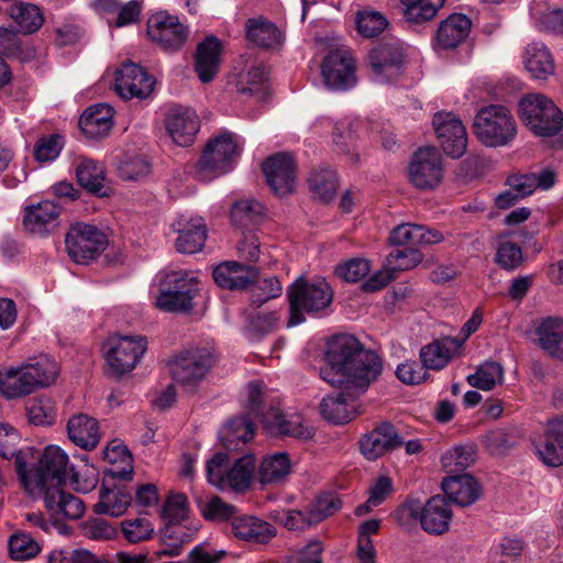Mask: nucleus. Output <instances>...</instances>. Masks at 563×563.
Returning <instances> with one entry per match:
<instances>
[{
  "mask_svg": "<svg viewBox=\"0 0 563 563\" xmlns=\"http://www.w3.org/2000/svg\"><path fill=\"white\" fill-rule=\"evenodd\" d=\"M14 464L16 473L24 486V488L31 493L36 494L38 490V478L36 479V467L29 468V465L36 460L35 451L33 448L26 446L18 450L15 448Z\"/></svg>",
  "mask_w": 563,
  "mask_h": 563,
  "instance_id": "47",
  "label": "nucleus"
},
{
  "mask_svg": "<svg viewBox=\"0 0 563 563\" xmlns=\"http://www.w3.org/2000/svg\"><path fill=\"white\" fill-rule=\"evenodd\" d=\"M37 493L48 488L59 487L67 478L76 490L88 493L95 488L97 477L93 470L86 467V474L80 479V473L73 466L68 467V455L57 445H48L41 454L36 467Z\"/></svg>",
  "mask_w": 563,
  "mask_h": 563,
  "instance_id": "3",
  "label": "nucleus"
},
{
  "mask_svg": "<svg viewBox=\"0 0 563 563\" xmlns=\"http://www.w3.org/2000/svg\"><path fill=\"white\" fill-rule=\"evenodd\" d=\"M11 19L18 24L19 32L31 34L37 31L44 18L40 8L29 2H18L9 9Z\"/></svg>",
  "mask_w": 563,
  "mask_h": 563,
  "instance_id": "43",
  "label": "nucleus"
},
{
  "mask_svg": "<svg viewBox=\"0 0 563 563\" xmlns=\"http://www.w3.org/2000/svg\"><path fill=\"white\" fill-rule=\"evenodd\" d=\"M264 206L256 200H241L234 203L231 216L235 223L245 225L264 214Z\"/></svg>",
  "mask_w": 563,
  "mask_h": 563,
  "instance_id": "62",
  "label": "nucleus"
},
{
  "mask_svg": "<svg viewBox=\"0 0 563 563\" xmlns=\"http://www.w3.org/2000/svg\"><path fill=\"white\" fill-rule=\"evenodd\" d=\"M467 382L478 389L492 390L504 382V367L498 362H485L474 374L467 376Z\"/></svg>",
  "mask_w": 563,
  "mask_h": 563,
  "instance_id": "49",
  "label": "nucleus"
},
{
  "mask_svg": "<svg viewBox=\"0 0 563 563\" xmlns=\"http://www.w3.org/2000/svg\"><path fill=\"white\" fill-rule=\"evenodd\" d=\"M64 146L63 137L52 134L41 137L34 147V157L40 163H48L56 159Z\"/></svg>",
  "mask_w": 563,
  "mask_h": 563,
  "instance_id": "59",
  "label": "nucleus"
},
{
  "mask_svg": "<svg viewBox=\"0 0 563 563\" xmlns=\"http://www.w3.org/2000/svg\"><path fill=\"white\" fill-rule=\"evenodd\" d=\"M230 462L224 453H217L207 462V478L209 483L220 489H223L228 472L230 471Z\"/></svg>",
  "mask_w": 563,
  "mask_h": 563,
  "instance_id": "63",
  "label": "nucleus"
},
{
  "mask_svg": "<svg viewBox=\"0 0 563 563\" xmlns=\"http://www.w3.org/2000/svg\"><path fill=\"white\" fill-rule=\"evenodd\" d=\"M200 511L207 520L225 521L234 518L235 508L223 501L220 497L214 496L200 504Z\"/></svg>",
  "mask_w": 563,
  "mask_h": 563,
  "instance_id": "61",
  "label": "nucleus"
},
{
  "mask_svg": "<svg viewBox=\"0 0 563 563\" xmlns=\"http://www.w3.org/2000/svg\"><path fill=\"white\" fill-rule=\"evenodd\" d=\"M523 58L527 70L537 79H545L554 73L553 57L541 43L529 44Z\"/></svg>",
  "mask_w": 563,
  "mask_h": 563,
  "instance_id": "40",
  "label": "nucleus"
},
{
  "mask_svg": "<svg viewBox=\"0 0 563 563\" xmlns=\"http://www.w3.org/2000/svg\"><path fill=\"white\" fill-rule=\"evenodd\" d=\"M471 26L472 22L466 15L461 13L449 15L437 29L434 47L443 51L456 48L468 36Z\"/></svg>",
  "mask_w": 563,
  "mask_h": 563,
  "instance_id": "24",
  "label": "nucleus"
},
{
  "mask_svg": "<svg viewBox=\"0 0 563 563\" xmlns=\"http://www.w3.org/2000/svg\"><path fill=\"white\" fill-rule=\"evenodd\" d=\"M369 75L377 84L396 81L405 71L406 47L397 38H387L375 44L367 56Z\"/></svg>",
  "mask_w": 563,
  "mask_h": 563,
  "instance_id": "7",
  "label": "nucleus"
},
{
  "mask_svg": "<svg viewBox=\"0 0 563 563\" xmlns=\"http://www.w3.org/2000/svg\"><path fill=\"white\" fill-rule=\"evenodd\" d=\"M147 35L162 49L177 51L188 38V27L177 16L157 12L147 21Z\"/></svg>",
  "mask_w": 563,
  "mask_h": 563,
  "instance_id": "11",
  "label": "nucleus"
},
{
  "mask_svg": "<svg viewBox=\"0 0 563 563\" xmlns=\"http://www.w3.org/2000/svg\"><path fill=\"white\" fill-rule=\"evenodd\" d=\"M35 387H45L53 384L58 375V365L55 360L47 355L37 357L34 362L27 363Z\"/></svg>",
  "mask_w": 563,
  "mask_h": 563,
  "instance_id": "54",
  "label": "nucleus"
},
{
  "mask_svg": "<svg viewBox=\"0 0 563 563\" xmlns=\"http://www.w3.org/2000/svg\"><path fill=\"white\" fill-rule=\"evenodd\" d=\"M113 113V108L109 104H93L81 114L79 119L80 130L89 139L103 137L112 129Z\"/></svg>",
  "mask_w": 563,
  "mask_h": 563,
  "instance_id": "30",
  "label": "nucleus"
},
{
  "mask_svg": "<svg viewBox=\"0 0 563 563\" xmlns=\"http://www.w3.org/2000/svg\"><path fill=\"white\" fill-rule=\"evenodd\" d=\"M255 471V459L247 454L239 459L230 466L223 489L242 490L250 486L251 479Z\"/></svg>",
  "mask_w": 563,
  "mask_h": 563,
  "instance_id": "46",
  "label": "nucleus"
},
{
  "mask_svg": "<svg viewBox=\"0 0 563 563\" xmlns=\"http://www.w3.org/2000/svg\"><path fill=\"white\" fill-rule=\"evenodd\" d=\"M35 389L32 374L26 364L0 371V393L4 397L14 399L26 396Z\"/></svg>",
  "mask_w": 563,
  "mask_h": 563,
  "instance_id": "34",
  "label": "nucleus"
},
{
  "mask_svg": "<svg viewBox=\"0 0 563 563\" xmlns=\"http://www.w3.org/2000/svg\"><path fill=\"white\" fill-rule=\"evenodd\" d=\"M311 129L316 134L320 135L332 132L334 143L336 145H341L342 151L345 152L347 155H351V159L354 161L355 154L353 148L351 147L354 142V135L350 130V126L346 125L344 122L333 123V121L330 118L319 117L312 123Z\"/></svg>",
  "mask_w": 563,
  "mask_h": 563,
  "instance_id": "42",
  "label": "nucleus"
},
{
  "mask_svg": "<svg viewBox=\"0 0 563 563\" xmlns=\"http://www.w3.org/2000/svg\"><path fill=\"white\" fill-rule=\"evenodd\" d=\"M121 530L130 543H139L152 537L154 527L146 518H134L123 520L121 522Z\"/></svg>",
  "mask_w": 563,
  "mask_h": 563,
  "instance_id": "58",
  "label": "nucleus"
},
{
  "mask_svg": "<svg viewBox=\"0 0 563 563\" xmlns=\"http://www.w3.org/2000/svg\"><path fill=\"white\" fill-rule=\"evenodd\" d=\"M60 207L51 200H43L25 209L24 227L36 235L49 233L57 227Z\"/></svg>",
  "mask_w": 563,
  "mask_h": 563,
  "instance_id": "26",
  "label": "nucleus"
},
{
  "mask_svg": "<svg viewBox=\"0 0 563 563\" xmlns=\"http://www.w3.org/2000/svg\"><path fill=\"white\" fill-rule=\"evenodd\" d=\"M75 170L80 186L100 197L108 196L109 188L106 185L104 167L102 164L91 158L81 157Z\"/></svg>",
  "mask_w": 563,
  "mask_h": 563,
  "instance_id": "37",
  "label": "nucleus"
},
{
  "mask_svg": "<svg viewBox=\"0 0 563 563\" xmlns=\"http://www.w3.org/2000/svg\"><path fill=\"white\" fill-rule=\"evenodd\" d=\"M8 545L11 558L19 561L32 559L41 550L40 544L25 532L12 534Z\"/></svg>",
  "mask_w": 563,
  "mask_h": 563,
  "instance_id": "55",
  "label": "nucleus"
},
{
  "mask_svg": "<svg viewBox=\"0 0 563 563\" xmlns=\"http://www.w3.org/2000/svg\"><path fill=\"white\" fill-rule=\"evenodd\" d=\"M154 85L155 79L132 62L124 63L115 71L114 89L123 99H145L152 93Z\"/></svg>",
  "mask_w": 563,
  "mask_h": 563,
  "instance_id": "15",
  "label": "nucleus"
},
{
  "mask_svg": "<svg viewBox=\"0 0 563 563\" xmlns=\"http://www.w3.org/2000/svg\"><path fill=\"white\" fill-rule=\"evenodd\" d=\"M325 358L327 365L320 371L321 378L352 396L363 395L383 371L382 358L347 334L332 338Z\"/></svg>",
  "mask_w": 563,
  "mask_h": 563,
  "instance_id": "1",
  "label": "nucleus"
},
{
  "mask_svg": "<svg viewBox=\"0 0 563 563\" xmlns=\"http://www.w3.org/2000/svg\"><path fill=\"white\" fill-rule=\"evenodd\" d=\"M263 426L272 435H286L299 440H309L314 430L299 413H283L278 408L269 407L263 413Z\"/></svg>",
  "mask_w": 563,
  "mask_h": 563,
  "instance_id": "17",
  "label": "nucleus"
},
{
  "mask_svg": "<svg viewBox=\"0 0 563 563\" xmlns=\"http://www.w3.org/2000/svg\"><path fill=\"white\" fill-rule=\"evenodd\" d=\"M406 510L411 517H419L422 529L428 533L442 534L449 530L452 512L441 496L431 497L422 508L411 503Z\"/></svg>",
  "mask_w": 563,
  "mask_h": 563,
  "instance_id": "18",
  "label": "nucleus"
},
{
  "mask_svg": "<svg viewBox=\"0 0 563 563\" xmlns=\"http://www.w3.org/2000/svg\"><path fill=\"white\" fill-rule=\"evenodd\" d=\"M68 439L84 450H93L100 441L99 423L86 413H76L67 422Z\"/></svg>",
  "mask_w": 563,
  "mask_h": 563,
  "instance_id": "29",
  "label": "nucleus"
},
{
  "mask_svg": "<svg viewBox=\"0 0 563 563\" xmlns=\"http://www.w3.org/2000/svg\"><path fill=\"white\" fill-rule=\"evenodd\" d=\"M172 228L178 233L175 242L178 252L195 254L201 251L207 239V230L202 218L180 216L172 224Z\"/></svg>",
  "mask_w": 563,
  "mask_h": 563,
  "instance_id": "21",
  "label": "nucleus"
},
{
  "mask_svg": "<svg viewBox=\"0 0 563 563\" xmlns=\"http://www.w3.org/2000/svg\"><path fill=\"white\" fill-rule=\"evenodd\" d=\"M43 493L45 506L53 516L74 520L84 515L85 506L78 497L59 487L48 488Z\"/></svg>",
  "mask_w": 563,
  "mask_h": 563,
  "instance_id": "33",
  "label": "nucleus"
},
{
  "mask_svg": "<svg viewBox=\"0 0 563 563\" xmlns=\"http://www.w3.org/2000/svg\"><path fill=\"white\" fill-rule=\"evenodd\" d=\"M247 38L260 47L275 48L283 42V32L275 23L263 19H250L246 24Z\"/></svg>",
  "mask_w": 563,
  "mask_h": 563,
  "instance_id": "39",
  "label": "nucleus"
},
{
  "mask_svg": "<svg viewBox=\"0 0 563 563\" xmlns=\"http://www.w3.org/2000/svg\"><path fill=\"white\" fill-rule=\"evenodd\" d=\"M235 86L241 95L255 96L263 100L268 92L267 68L264 63L257 59L249 60Z\"/></svg>",
  "mask_w": 563,
  "mask_h": 563,
  "instance_id": "32",
  "label": "nucleus"
},
{
  "mask_svg": "<svg viewBox=\"0 0 563 563\" xmlns=\"http://www.w3.org/2000/svg\"><path fill=\"white\" fill-rule=\"evenodd\" d=\"M263 172L267 183L277 195H287L294 190L296 167L290 155L278 153L263 163Z\"/></svg>",
  "mask_w": 563,
  "mask_h": 563,
  "instance_id": "19",
  "label": "nucleus"
},
{
  "mask_svg": "<svg viewBox=\"0 0 563 563\" xmlns=\"http://www.w3.org/2000/svg\"><path fill=\"white\" fill-rule=\"evenodd\" d=\"M258 272L253 266L239 262H225L213 269V279L222 288L244 289L257 279Z\"/></svg>",
  "mask_w": 563,
  "mask_h": 563,
  "instance_id": "27",
  "label": "nucleus"
},
{
  "mask_svg": "<svg viewBox=\"0 0 563 563\" xmlns=\"http://www.w3.org/2000/svg\"><path fill=\"white\" fill-rule=\"evenodd\" d=\"M289 319L287 327L306 321L305 314L322 316L333 301V290L324 278L308 280L300 276L287 289Z\"/></svg>",
  "mask_w": 563,
  "mask_h": 563,
  "instance_id": "2",
  "label": "nucleus"
},
{
  "mask_svg": "<svg viewBox=\"0 0 563 563\" xmlns=\"http://www.w3.org/2000/svg\"><path fill=\"white\" fill-rule=\"evenodd\" d=\"M540 347L552 358L563 361V318L548 317L536 329Z\"/></svg>",
  "mask_w": 563,
  "mask_h": 563,
  "instance_id": "35",
  "label": "nucleus"
},
{
  "mask_svg": "<svg viewBox=\"0 0 563 563\" xmlns=\"http://www.w3.org/2000/svg\"><path fill=\"white\" fill-rule=\"evenodd\" d=\"M421 260L422 255L416 249H396L388 254L387 266L390 271H408L416 267Z\"/></svg>",
  "mask_w": 563,
  "mask_h": 563,
  "instance_id": "60",
  "label": "nucleus"
},
{
  "mask_svg": "<svg viewBox=\"0 0 563 563\" xmlns=\"http://www.w3.org/2000/svg\"><path fill=\"white\" fill-rule=\"evenodd\" d=\"M342 507L340 498L331 493L321 494L314 500V503L308 507L311 514L312 521L316 525L323 521L325 518L334 515Z\"/></svg>",
  "mask_w": 563,
  "mask_h": 563,
  "instance_id": "57",
  "label": "nucleus"
},
{
  "mask_svg": "<svg viewBox=\"0 0 563 563\" xmlns=\"http://www.w3.org/2000/svg\"><path fill=\"white\" fill-rule=\"evenodd\" d=\"M369 269V261L356 257L338 265L336 274L345 282L356 283L364 278Z\"/></svg>",
  "mask_w": 563,
  "mask_h": 563,
  "instance_id": "64",
  "label": "nucleus"
},
{
  "mask_svg": "<svg viewBox=\"0 0 563 563\" xmlns=\"http://www.w3.org/2000/svg\"><path fill=\"white\" fill-rule=\"evenodd\" d=\"M474 134L486 147L510 145L517 136L518 125L511 111L501 104H489L474 117Z\"/></svg>",
  "mask_w": 563,
  "mask_h": 563,
  "instance_id": "5",
  "label": "nucleus"
},
{
  "mask_svg": "<svg viewBox=\"0 0 563 563\" xmlns=\"http://www.w3.org/2000/svg\"><path fill=\"white\" fill-rule=\"evenodd\" d=\"M453 340L444 339L442 341H434L424 345L420 350V360L423 366L428 369H442L451 360V345Z\"/></svg>",
  "mask_w": 563,
  "mask_h": 563,
  "instance_id": "48",
  "label": "nucleus"
},
{
  "mask_svg": "<svg viewBox=\"0 0 563 563\" xmlns=\"http://www.w3.org/2000/svg\"><path fill=\"white\" fill-rule=\"evenodd\" d=\"M291 472V463L287 453L277 452L263 459L258 478L262 484H280Z\"/></svg>",
  "mask_w": 563,
  "mask_h": 563,
  "instance_id": "41",
  "label": "nucleus"
},
{
  "mask_svg": "<svg viewBox=\"0 0 563 563\" xmlns=\"http://www.w3.org/2000/svg\"><path fill=\"white\" fill-rule=\"evenodd\" d=\"M242 148L243 145L235 134L222 132L209 140L191 173L201 181H210L228 174L233 169Z\"/></svg>",
  "mask_w": 563,
  "mask_h": 563,
  "instance_id": "4",
  "label": "nucleus"
},
{
  "mask_svg": "<svg viewBox=\"0 0 563 563\" xmlns=\"http://www.w3.org/2000/svg\"><path fill=\"white\" fill-rule=\"evenodd\" d=\"M522 124L536 136L551 137L563 126V113L555 102L540 92L525 95L518 103Z\"/></svg>",
  "mask_w": 563,
  "mask_h": 563,
  "instance_id": "6",
  "label": "nucleus"
},
{
  "mask_svg": "<svg viewBox=\"0 0 563 563\" xmlns=\"http://www.w3.org/2000/svg\"><path fill=\"white\" fill-rule=\"evenodd\" d=\"M255 429L252 421L246 417H238L230 420L219 431V440L229 451L242 449L253 439Z\"/></svg>",
  "mask_w": 563,
  "mask_h": 563,
  "instance_id": "38",
  "label": "nucleus"
},
{
  "mask_svg": "<svg viewBox=\"0 0 563 563\" xmlns=\"http://www.w3.org/2000/svg\"><path fill=\"white\" fill-rule=\"evenodd\" d=\"M444 494L459 506L465 507L475 503L481 494L478 483L470 474L454 475L442 482Z\"/></svg>",
  "mask_w": 563,
  "mask_h": 563,
  "instance_id": "36",
  "label": "nucleus"
},
{
  "mask_svg": "<svg viewBox=\"0 0 563 563\" xmlns=\"http://www.w3.org/2000/svg\"><path fill=\"white\" fill-rule=\"evenodd\" d=\"M198 294L199 285L196 277L185 272H170L159 285L155 306L167 312L187 313L192 310L194 299Z\"/></svg>",
  "mask_w": 563,
  "mask_h": 563,
  "instance_id": "8",
  "label": "nucleus"
},
{
  "mask_svg": "<svg viewBox=\"0 0 563 563\" xmlns=\"http://www.w3.org/2000/svg\"><path fill=\"white\" fill-rule=\"evenodd\" d=\"M409 179L419 189H430L442 179L441 156L437 148L417 151L409 165Z\"/></svg>",
  "mask_w": 563,
  "mask_h": 563,
  "instance_id": "16",
  "label": "nucleus"
},
{
  "mask_svg": "<svg viewBox=\"0 0 563 563\" xmlns=\"http://www.w3.org/2000/svg\"><path fill=\"white\" fill-rule=\"evenodd\" d=\"M432 124L443 152L452 158H460L467 146L462 121L451 112H439L433 117Z\"/></svg>",
  "mask_w": 563,
  "mask_h": 563,
  "instance_id": "14",
  "label": "nucleus"
},
{
  "mask_svg": "<svg viewBox=\"0 0 563 563\" xmlns=\"http://www.w3.org/2000/svg\"><path fill=\"white\" fill-rule=\"evenodd\" d=\"M402 443L395 427L384 422L360 439V449L366 460L375 461Z\"/></svg>",
  "mask_w": 563,
  "mask_h": 563,
  "instance_id": "20",
  "label": "nucleus"
},
{
  "mask_svg": "<svg viewBox=\"0 0 563 563\" xmlns=\"http://www.w3.org/2000/svg\"><path fill=\"white\" fill-rule=\"evenodd\" d=\"M147 349V341L142 335L109 336L103 343V354L109 369L115 375L131 372Z\"/></svg>",
  "mask_w": 563,
  "mask_h": 563,
  "instance_id": "9",
  "label": "nucleus"
},
{
  "mask_svg": "<svg viewBox=\"0 0 563 563\" xmlns=\"http://www.w3.org/2000/svg\"><path fill=\"white\" fill-rule=\"evenodd\" d=\"M476 461V451L473 445H460L445 452L441 457L442 466L450 473L462 472Z\"/></svg>",
  "mask_w": 563,
  "mask_h": 563,
  "instance_id": "52",
  "label": "nucleus"
},
{
  "mask_svg": "<svg viewBox=\"0 0 563 563\" xmlns=\"http://www.w3.org/2000/svg\"><path fill=\"white\" fill-rule=\"evenodd\" d=\"M355 24L358 34L369 38L384 32L389 22L382 12L365 9L356 13Z\"/></svg>",
  "mask_w": 563,
  "mask_h": 563,
  "instance_id": "50",
  "label": "nucleus"
},
{
  "mask_svg": "<svg viewBox=\"0 0 563 563\" xmlns=\"http://www.w3.org/2000/svg\"><path fill=\"white\" fill-rule=\"evenodd\" d=\"M222 45L216 36H208L196 51L195 70L202 82L211 81L219 71Z\"/></svg>",
  "mask_w": 563,
  "mask_h": 563,
  "instance_id": "28",
  "label": "nucleus"
},
{
  "mask_svg": "<svg viewBox=\"0 0 563 563\" xmlns=\"http://www.w3.org/2000/svg\"><path fill=\"white\" fill-rule=\"evenodd\" d=\"M309 185L312 192L320 200L329 201L333 198L336 191V175L330 168L314 170L309 177Z\"/></svg>",
  "mask_w": 563,
  "mask_h": 563,
  "instance_id": "53",
  "label": "nucleus"
},
{
  "mask_svg": "<svg viewBox=\"0 0 563 563\" xmlns=\"http://www.w3.org/2000/svg\"><path fill=\"white\" fill-rule=\"evenodd\" d=\"M132 497L121 489L102 488L99 501L95 505V511L100 515L119 517L123 515L131 505Z\"/></svg>",
  "mask_w": 563,
  "mask_h": 563,
  "instance_id": "44",
  "label": "nucleus"
},
{
  "mask_svg": "<svg viewBox=\"0 0 563 563\" xmlns=\"http://www.w3.org/2000/svg\"><path fill=\"white\" fill-rule=\"evenodd\" d=\"M165 125L176 144L188 146L199 131V119L189 108L174 107L166 115Z\"/></svg>",
  "mask_w": 563,
  "mask_h": 563,
  "instance_id": "22",
  "label": "nucleus"
},
{
  "mask_svg": "<svg viewBox=\"0 0 563 563\" xmlns=\"http://www.w3.org/2000/svg\"><path fill=\"white\" fill-rule=\"evenodd\" d=\"M231 530L240 540L253 543H267L276 536L275 528L268 522L253 516L234 517L231 521Z\"/></svg>",
  "mask_w": 563,
  "mask_h": 563,
  "instance_id": "31",
  "label": "nucleus"
},
{
  "mask_svg": "<svg viewBox=\"0 0 563 563\" xmlns=\"http://www.w3.org/2000/svg\"><path fill=\"white\" fill-rule=\"evenodd\" d=\"M65 243L69 257L78 264H86L106 250L108 239L93 225L75 223L69 228Z\"/></svg>",
  "mask_w": 563,
  "mask_h": 563,
  "instance_id": "10",
  "label": "nucleus"
},
{
  "mask_svg": "<svg viewBox=\"0 0 563 563\" xmlns=\"http://www.w3.org/2000/svg\"><path fill=\"white\" fill-rule=\"evenodd\" d=\"M541 4L542 0H534L531 7V15L537 21L538 26L545 31L563 32V10L548 9L545 12H541Z\"/></svg>",
  "mask_w": 563,
  "mask_h": 563,
  "instance_id": "56",
  "label": "nucleus"
},
{
  "mask_svg": "<svg viewBox=\"0 0 563 563\" xmlns=\"http://www.w3.org/2000/svg\"><path fill=\"white\" fill-rule=\"evenodd\" d=\"M324 85L331 90H346L356 82L355 59L351 52L336 49L329 53L322 63Z\"/></svg>",
  "mask_w": 563,
  "mask_h": 563,
  "instance_id": "13",
  "label": "nucleus"
},
{
  "mask_svg": "<svg viewBox=\"0 0 563 563\" xmlns=\"http://www.w3.org/2000/svg\"><path fill=\"white\" fill-rule=\"evenodd\" d=\"M404 7V18L407 22L421 24L432 20L444 0H400Z\"/></svg>",
  "mask_w": 563,
  "mask_h": 563,
  "instance_id": "45",
  "label": "nucleus"
},
{
  "mask_svg": "<svg viewBox=\"0 0 563 563\" xmlns=\"http://www.w3.org/2000/svg\"><path fill=\"white\" fill-rule=\"evenodd\" d=\"M214 363L212 353L207 349L187 351L170 362L174 380L181 385H192L201 380Z\"/></svg>",
  "mask_w": 563,
  "mask_h": 563,
  "instance_id": "12",
  "label": "nucleus"
},
{
  "mask_svg": "<svg viewBox=\"0 0 563 563\" xmlns=\"http://www.w3.org/2000/svg\"><path fill=\"white\" fill-rule=\"evenodd\" d=\"M345 389L327 395L320 402L322 418L333 424H343L353 420L360 413L355 399Z\"/></svg>",
  "mask_w": 563,
  "mask_h": 563,
  "instance_id": "23",
  "label": "nucleus"
},
{
  "mask_svg": "<svg viewBox=\"0 0 563 563\" xmlns=\"http://www.w3.org/2000/svg\"><path fill=\"white\" fill-rule=\"evenodd\" d=\"M534 448L545 465H563V418L549 422L543 438L536 442Z\"/></svg>",
  "mask_w": 563,
  "mask_h": 563,
  "instance_id": "25",
  "label": "nucleus"
},
{
  "mask_svg": "<svg viewBox=\"0 0 563 563\" xmlns=\"http://www.w3.org/2000/svg\"><path fill=\"white\" fill-rule=\"evenodd\" d=\"M26 416L32 424L49 426L55 422L57 413L51 398L37 397L27 402Z\"/></svg>",
  "mask_w": 563,
  "mask_h": 563,
  "instance_id": "51",
  "label": "nucleus"
}]
</instances>
